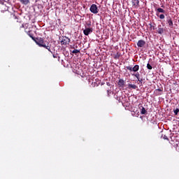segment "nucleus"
Segmentation results:
<instances>
[{
    "mask_svg": "<svg viewBox=\"0 0 179 179\" xmlns=\"http://www.w3.org/2000/svg\"><path fill=\"white\" fill-rule=\"evenodd\" d=\"M166 22L169 26V27H173V20H171V17H169L167 20H166Z\"/></svg>",
    "mask_w": 179,
    "mask_h": 179,
    "instance_id": "8",
    "label": "nucleus"
},
{
    "mask_svg": "<svg viewBox=\"0 0 179 179\" xmlns=\"http://www.w3.org/2000/svg\"><path fill=\"white\" fill-rule=\"evenodd\" d=\"M164 31V30L162 27H159L157 29V33L159 34H163Z\"/></svg>",
    "mask_w": 179,
    "mask_h": 179,
    "instance_id": "13",
    "label": "nucleus"
},
{
    "mask_svg": "<svg viewBox=\"0 0 179 179\" xmlns=\"http://www.w3.org/2000/svg\"><path fill=\"white\" fill-rule=\"evenodd\" d=\"M145 44L146 42H145L143 40H139L137 43L138 47H140L141 48H142V47H143Z\"/></svg>",
    "mask_w": 179,
    "mask_h": 179,
    "instance_id": "6",
    "label": "nucleus"
},
{
    "mask_svg": "<svg viewBox=\"0 0 179 179\" xmlns=\"http://www.w3.org/2000/svg\"><path fill=\"white\" fill-rule=\"evenodd\" d=\"M134 5H139V0H134Z\"/></svg>",
    "mask_w": 179,
    "mask_h": 179,
    "instance_id": "19",
    "label": "nucleus"
},
{
    "mask_svg": "<svg viewBox=\"0 0 179 179\" xmlns=\"http://www.w3.org/2000/svg\"><path fill=\"white\" fill-rule=\"evenodd\" d=\"M22 5H28L30 3V0H20Z\"/></svg>",
    "mask_w": 179,
    "mask_h": 179,
    "instance_id": "9",
    "label": "nucleus"
},
{
    "mask_svg": "<svg viewBox=\"0 0 179 179\" xmlns=\"http://www.w3.org/2000/svg\"><path fill=\"white\" fill-rule=\"evenodd\" d=\"M157 16H159V15L157 14Z\"/></svg>",
    "mask_w": 179,
    "mask_h": 179,
    "instance_id": "27",
    "label": "nucleus"
},
{
    "mask_svg": "<svg viewBox=\"0 0 179 179\" xmlns=\"http://www.w3.org/2000/svg\"><path fill=\"white\" fill-rule=\"evenodd\" d=\"M142 81H143V80L141 79V78H139L138 82H140L141 83H142Z\"/></svg>",
    "mask_w": 179,
    "mask_h": 179,
    "instance_id": "23",
    "label": "nucleus"
},
{
    "mask_svg": "<svg viewBox=\"0 0 179 179\" xmlns=\"http://www.w3.org/2000/svg\"><path fill=\"white\" fill-rule=\"evenodd\" d=\"M117 86L122 89H124V87H125V80H124V79H119Z\"/></svg>",
    "mask_w": 179,
    "mask_h": 179,
    "instance_id": "4",
    "label": "nucleus"
},
{
    "mask_svg": "<svg viewBox=\"0 0 179 179\" xmlns=\"http://www.w3.org/2000/svg\"><path fill=\"white\" fill-rule=\"evenodd\" d=\"M90 10L92 13H94V15L99 13V8L97 7V5L92 4L91 5L90 8Z\"/></svg>",
    "mask_w": 179,
    "mask_h": 179,
    "instance_id": "2",
    "label": "nucleus"
},
{
    "mask_svg": "<svg viewBox=\"0 0 179 179\" xmlns=\"http://www.w3.org/2000/svg\"><path fill=\"white\" fill-rule=\"evenodd\" d=\"M101 85H104V83H101Z\"/></svg>",
    "mask_w": 179,
    "mask_h": 179,
    "instance_id": "26",
    "label": "nucleus"
},
{
    "mask_svg": "<svg viewBox=\"0 0 179 179\" xmlns=\"http://www.w3.org/2000/svg\"><path fill=\"white\" fill-rule=\"evenodd\" d=\"M111 93V91H108V94L109 95Z\"/></svg>",
    "mask_w": 179,
    "mask_h": 179,
    "instance_id": "25",
    "label": "nucleus"
},
{
    "mask_svg": "<svg viewBox=\"0 0 179 179\" xmlns=\"http://www.w3.org/2000/svg\"><path fill=\"white\" fill-rule=\"evenodd\" d=\"M157 12H158V13H165L166 11L163 8H159L157 9Z\"/></svg>",
    "mask_w": 179,
    "mask_h": 179,
    "instance_id": "12",
    "label": "nucleus"
},
{
    "mask_svg": "<svg viewBox=\"0 0 179 179\" xmlns=\"http://www.w3.org/2000/svg\"><path fill=\"white\" fill-rule=\"evenodd\" d=\"M35 43L37 44V45L40 47H43L44 48H46V50H48L50 52H51V47L49 45H46L44 43V39L43 38H36L34 39Z\"/></svg>",
    "mask_w": 179,
    "mask_h": 179,
    "instance_id": "1",
    "label": "nucleus"
},
{
    "mask_svg": "<svg viewBox=\"0 0 179 179\" xmlns=\"http://www.w3.org/2000/svg\"><path fill=\"white\" fill-rule=\"evenodd\" d=\"M127 89H133L135 90L138 89V86H136L135 84L129 83L127 85Z\"/></svg>",
    "mask_w": 179,
    "mask_h": 179,
    "instance_id": "7",
    "label": "nucleus"
},
{
    "mask_svg": "<svg viewBox=\"0 0 179 179\" xmlns=\"http://www.w3.org/2000/svg\"><path fill=\"white\" fill-rule=\"evenodd\" d=\"M159 19H164V17H166L164 16V14H161V15H159Z\"/></svg>",
    "mask_w": 179,
    "mask_h": 179,
    "instance_id": "20",
    "label": "nucleus"
},
{
    "mask_svg": "<svg viewBox=\"0 0 179 179\" xmlns=\"http://www.w3.org/2000/svg\"><path fill=\"white\" fill-rule=\"evenodd\" d=\"M147 68H148V69L151 70V69H152L153 67H152V65H150V64L148 63L147 64Z\"/></svg>",
    "mask_w": 179,
    "mask_h": 179,
    "instance_id": "17",
    "label": "nucleus"
},
{
    "mask_svg": "<svg viewBox=\"0 0 179 179\" xmlns=\"http://www.w3.org/2000/svg\"><path fill=\"white\" fill-rule=\"evenodd\" d=\"M106 85H107L108 86H110V83H106Z\"/></svg>",
    "mask_w": 179,
    "mask_h": 179,
    "instance_id": "24",
    "label": "nucleus"
},
{
    "mask_svg": "<svg viewBox=\"0 0 179 179\" xmlns=\"http://www.w3.org/2000/svg\"><path fill=\"white\" fill-rule=\"evenodd\" d=\"M163 138H164V139L169 140V138H168L167 136H166V135H164Z\"/></svg>",
    "mask_w": 179,
    "mask_h": 179,
    "instance_id": "22",
    "label": "nucleus"
},
{
    "mask_svg": "<svg viewBox=\"0 0 179 179\" xmlns=\"http://www.w3.org/2000/svg\"><path fill=\"white\" fill-rule=\"evenodd\" d=\"M141 109V114H146V109L143 106L140 107Z\"/></svg>",
    "mask_w": 179,
    "mask_h": 179,
    "instance_id": "11",
    "label": "nucleus"
},
{
    "mask_svg": "<svg viewBox=\"0 0 179 179\" xmlns=\"http://www.w3.org/2000/svg\"><path fill=\"white\" fill-rule=\"evenodd\" d=\"M27 34H28V36H29V37H31V38H32V40H35L34 39V37H33V34H31V33H30V31H29L28 32H27Z\"/></svg>",
    "mask_w": 179,
    "mask_h": 179,
    "instance_id": "16",
    "label": "nucleus"
},
{
    "mask_svg": "<svg viewBox=\"0 0 179 179\" xmlns=\"http://www.w3.org/2000/svg\"><path fill=\"white\" fill-rule=\"evenodd\" d=\"M134 76L136 77V79H138V80H139L140 74L138 73H136V74H134Z\"/></svg>",
    "mask_w": 179,
    "mask_h": 179,
    "instance_id": "18",
    "label": "nucleus"
},
{
    "mask_svg": "<svg viewBox=\"0 0 179 179\" xmlns=\"http://www.w3.org/2000/svg\"><path fill=\"white\" fill-rule=\"evenodd\" d=\"M53 57H54V58H55V55H53Z\"/></svg>",
    "mask_w": 179,
    "mask_h": 179,
    "instance_id": "28",
    "label": "nucleus"
},
{
    "mask_svg": "<svg viewBox=\"0 0 179 179\" xmlns=\"http://www.w3.org/2000/svg\"><path fill=\"white\" fill-rule=\"evenodd\" d=\"M157 90H160V89H157Z\"/></svg>",
    "mask_w": 179,
    "mask_h": 179,
    "instance_id": "29",
    "label": "nucleus"
},
{
    "mask_svg": "<svg viewBox=\"0 0 179 179\" xmlns=\"http://www.w3.org/2000/svg\"><path fill=\"white\" fill-rule=\"evenodd\" d=\"M71 42V39L66 36H62V41H60L62 45H67Z\"/></svg>",
    "mask_w": 179,
    "mask_h": 179,
    "instance_id": "3",
    "label": "nucleus"
},
{
    "mask_svg": "<svg viewBox=\"0 0 179 179\" xmlns=\"http://www.w3.org/2000/svg\"><path fill=\"white\" fill-rule=\"evenodd\" d=\"M83 33L85 36H87L88 34H90V33H93V29L92 28H86L83 30Z\"/></svg>",
    "mask_w": 179,
    "mask_h": 179,
    "instance_id": "5",
    "label": "nucleus"
},
{
    "mask_svg": "<svg viewBox=\"0 0 179 179\" xmlns=\"http://www.w3.org/2000/svg\"><path fill=\"white\" fill-rule=\"evenodd\" d=\"M173 113L175 114V115H177L179 113V109L178 108H176V109L173 110Z\"/></svg>",
    "mask_w": 179,
    "mask_h": 179,
    "instance_id": "14",
    "label": "nucleus"
},
{
    "mask_svg": "<svg viewBox=\"0 0 179 179\" xmlns=\"http://www.w3.org/2000/svg\"><path fill=\"white\" fill-rule=\"evenodd\" d=\"M133 72H138L139 71V65H135L132 69Z\"/></svg>",
    "mask_w": 179,
    "mask_h": 179,
    "instance_id": "10",
    "label": "nucleus"
},
{
    "mask_svg": "<svg viewBox=\"0 0 179 179\" xmlns=\"http://www.w3.org/2000/svg\"><path fill=\"white\" fill-rule=\"evenodd\" d=\"M126 68H127V69H128V71H130L131 72H132L133 67L127 66Z\"/></svg>",
    "mask_w": 179,
    "mask_h": 179,
    "instance_id": "21",
    "label": "nucleus"
},
{
    "mask_svg": "<svg viewBox=\"0 0 179 179\" xmlns=\"http://www.w3.org/2000/svg\"><path fill=\"white\" fill-rule=\"evenodd\" d=\"M78 52H80V50H78V49H75L72 51L73 54H78Z\"/></svg>",
    "mask_w": 179,
    "mask_h": 179,
    "instance_id": "15",
    "label": "nucleus"
}]
</instances>
